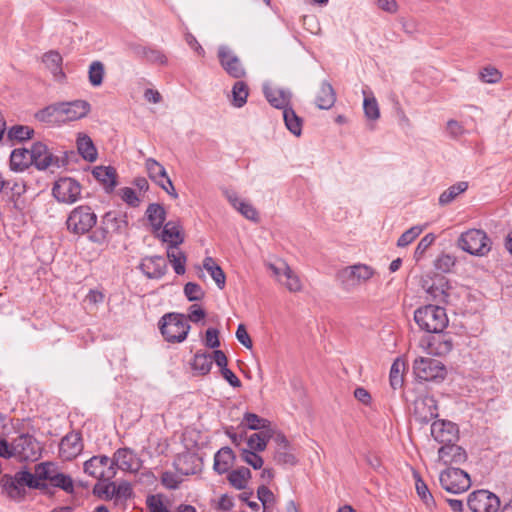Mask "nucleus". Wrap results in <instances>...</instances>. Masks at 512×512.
<instances>
[{"label":"nucleus","mask_w":512,"mask_h":512,"mask_svg":"<svg viewBox=\"0 0 512 512\" xmlns=\"http://www.w3.org/2000/svg\"><path fill=\"white\" fill-rule=\"evenodd\" d=\"M414 321L421 330L434 334L442 333L449 323L445 308L434 304L416 309Z\"/></svg>","instance_id":"f257e3e1"},{"label":"nucleus","mask_w":512,"mask_h":512,"mask_svg":"<svg viewBox=\"0 0 512 512\" xmlns=\"http://www.w3.org/2000/svg\"><path fill=\"white\" fill-rule=\"evenodd\" d=\"M159 329L167 342L181 343L190 331V324L184 314L167 313L159 321Z\"/></svg>","instance_id":"f03ea898"},{"label":"nucleus","mask_w":512,"mask_h":512,"mask_svg":"<svg viewBox=\"0 0 512 512\" xmlns=\"http://www.w3.org/2000/svg\"><path fill=\"white\" fill-rule=\"evenodd\" d=\"M97 219V215L90 206L79 205L69 213L66 227L74 235H84L96 225Z\"/></svg>","instance_id":"7ed1b4c3"},{"label":"nucleus","mask_w":512,"mask_h":512,"mask_svg":"<svg viewBox=\"0 0 512 512\" xmlns=\"http://www.w3.org/2000/svg\"><path fill=\"white\" fill-rule=\"evenodd\" d=\"M457 244L463 251L475 256H485L491 250V240L481 229H469L463 232Z\"/></svg>","instance_id":"20e7f679"},{"label":"nucleus","mask_w":512,"mask_h":512,"mask_svg":"<svg viewBox=\"0 0 512 512\" xmlns=\"http://www.w3.org/2000/svg\"><path fill=\"white\" fill-rule=\"evenodd\" d=\"M439 481L444 490L453 494L466 492L471 486L467 472L460 468L449 467L439 475Z\"/></svg>","instance_id":"39448f33"},{"label":"nucleus","mask_w":512,"mask_h":512,"mask_svg":"<svg viewBox=\"0 0 512 512\" xmlns=\"http://www.w3.org/2000/svg\"><path fill=\"white\" fill-rule=\"evenodd\" d=\"M413 371L415 376L424 381L443 380L447 370L445 365L433 358L419 357L414 360Z\"/></svg>","instance_id":"423d86ee"},{"label":"nucleus","mask_w":512,"mask_h":512,"mask_svg":"<svg viewBox=\"0 0 512 512\" xmlns=\"http://www.w3.org/2000/svg\"><path fill=\"white\" fill-rule=\"evenodd\" d=\"M84 472L100 481H111L116 475L111 458L105 455L93 456L84 463Z\"/></svg>","instance_id":"0eeeda50"},{"label":"nucleus","mask_w":512,"mask_h":512,"mask_svg":"<svg viewBox=\"0 0 512 512\" xmlns=\"http://www.w3.org/2000/svg\"><path fill=\"white\" fill-rule=\"evenodd\" d=\"M128 227V220L126 213L118 211H108L101 219V237L96 234L91 236V240L94 242L103 241L108 234L116 233L120 234L124 232Z\"/></svg>","instance_id":"6e6552de"},{"label":"nucleus","mask_w":512,"mask_h":512,"mask_svg":"<svg viewBox=\"0 0 512 512\" xmlns=\"http://www.w3.org/2000/svg\"><path fill=\"white\" fill-rule=\"evenodd\" d=\"M52 194L58 202L73 204L80 198L81 185L72 178H60L54 183Z\"/></svg>","instance_id":"1a4fd4ad"},{"label":"nucleus","mask_w":512,"mask_h":512,"mask_svg":"<svg viewBox=\"0 0 512 512\" xmlns=\"http://www.w3.org/2000/svg\"><path fill=\"white\" fill-rule=\"evenodd\" d=\"M467 505L472 512H497L500 500L494 493L478 490L468 496Z\"/></svg>","instance_id":"9d476101"},{"label":"nucleus","mask_w":512,"mask_h":512,"mask_svg":"<svg viewBox=\"0 0 512 512\" xmlns=\"http://www.w3.org/2000/svg\"><path fill=\"white\" fill-rule=\"evenodd\" d=\"M14 453L20 460L34 461L41 456V446L30 434H21L14 439Z\"/></svg>","instance_id":"9b49d317"},{"label":"nucleus","mask_w":512,"mask_h":512,"mask_svg":"<svg viewBox=\"0 0 512 512\" xmlns=\"http://www.w3.org/2000/svg\"><path fill=\"white\" fill-rule=\"evenodd\" d=\"M374 274L372 267L359 263L342 269L338 273V278L344 285L357 286L367 282Z\"/></svg>","instance_id":"f8f14e48"},{"label":"nucleus","mask_w":512,"mask_h":512,"mask_svg":"<svg viewBox=\"0 0 512 512\" xmlns=\"http://www.w3.org/2000/svg\"><path fill=\"white\" fill-rule=\"evenodd\" d=\"M217 55L221 67L229 76L235 79H241L246 76V70L241 60L228 46H219Z\"/></svg>","instance_id":"ddd939ff"},{"label":"nucleus","mask_w":512,"mask_h":512,"mask_svg":"<svg viewBox=\"0 0 512 512\" xmlns=\"http://www.w3.org/2000/svg\"><path fill=\"white\" fill-rule=\"evenodd\" d=\"M413 416L421 424H427L438 417L437 401L433 396L420 395L413 403Z\"/></svg>","instance_id":"4468645a"},{"label":"nucleus","mask_w":512,"mask_h":512,"mask_svg":"<svg viewBox=\"0 0 512 512\" xmlns=\"http://www.w3.org/2000/svg\"><path fill=\"white\" fill-rule=\"evenodd\" d=\"M431 436L442 446L455 443L459 438V430L455 423L448 420H436L431 424Z\"/></svg>","instance_id":"2eb2a0df"},{"label":"nucleus","mask_w":512,"mask_h":512,"mask_svg":"<svg viewBox=\"0 0 512 512\" xmlns=\"http://www.w3.org/2000/svg\"><path fill=\"white\" fill-rule=\"evenodd\" d=\"M33 166L38 170H46L51 166L59 167V159L55 157L46 144L35 142L30 148Z\"/></svg>","instance_id":"dca6fc26"},{"label":"nucleus","mask_w":512,"mask_h":512,"mask_svg":"<svg viewBox=\"0 0 512 512\" xmlns=\"http://www.w3.org/2000/svg\"><path fill=\"white\" fill-rule=\"evenodd\" d=\"M83 450L82 436L72 431L65 435L59 445V454L64 460L76 458Z\"/></svg>","instance_id":"f3484780"},{"label":"nucleus","mask_w":512,"mask_h":512,"mask_svg":"<svg viewBox=\"0 0 512 512\" xmlns=\"http://www.w3.org/2000/svg\"><path fill=\"white\" fill-rule=\"evenodd\" d=\"M452 287L448 280L443 276L435 277L432 284L427 287L426 292L436 305L448 304Z\"/></svg>","instance_id":"a211bd4d"},{"label":"nucleus","mask_w":512,"mask_h":512,"mask_svg":"<svg viewBox=\"0 0 512 512\" xmlns=\"http://www.w3.org/2000/svg\"><path fill=\"white\" fill-rule=\"evenodd\" d=\"M269 268L273 271L274 275L278 278V281L286 286L291 292H297L301 290V281L299 277L293 272V270L285 263L282 262L281 266L270 264Z\"/></svg>","instance_id":"6ab92c4d"},{"label":"nucleus","mask_w":512,"mask_h":512,"mask_svg":"<svg viewBox=\"0 0 512 512\" xmlns=\"http://www.w3.org/2000/svg\"><path fill=\"white\" fill-rule=\"evenodd\" d=\"M60 107L62 109L63 123L81 119L85 117L91 109L90 104L85 100L60 102Z\"/></svg>","instance_id":"aec40b11"},{"label":"nucleus","mask_w":512,"mask_h":512,"mask_svg":"<svg viewBox=\"0 0 512 512\" xmlns=\"http://www.w3.org/2000/svg\"><path fill=\"white\" fill-rule=\"evenodd\" d=\"M111 459L115 469H121L128 472H136L140 468V463L136 454L128 448L118 449Z\"/></svg>","instance_id":"412c9836"},{"label":"nucleus","mask_w":512,"mask_h":512,"mask_svg":"<svg viewBox=\"0 0 512 512\" xmlns=\"http://www.w3.org/2000/svg\"><path fill=\"white\" fill-rule=\"evenodd\" d=\"M140 270L150 279H160L166 273L167 264L162 256H148L142 259Z\"/></svg>","instance_id":"4be33fe9"},{"label":"nucleus","mask_w":512,"mask_h":512,"mask_svg":"<svg viewBox=\"0 0 512 512\" xmlns=\"http://www.w3.org/2000/svg\"><path fill=\"white\" fill-rule=\"evenodd\" d=\"M467 460V453L461 447L455 443L441 446L438 449V461L443 465L463 464Z\"/></svg>","instance_id":"5701e85b"},{"label":"nucleus","mask_w":512,"mask_h":512,"mask_svg":"<svg viewBox=\"0 0 512 512\" xmlns=\"http://www.w3.org/2000/svg\"><path fill=\"white\" fill-rule=\"evenodd\" d=\"M264 95L267 101L277 109H289L292 93L282 88L264 87Z\"/></svg>","instance_id":"b1692460"},{"label":"nucleus","mask_w":512,"mask_h":512,"mask_svg":"<svg viewBox=\"0 0 512 512\" xmlns=\"http://www.w3.org/2000/svg\"><path fill=\"white\" fill-rule=\"evenodd\" d=\"M162 227L159 237L164 243L168 244V247H178L184 242L182 227L178 222L168 221Z\"/></svg>","instance_id":"393cba45"},{"label":"nucleus","mask_w":512,"mask_h":512,"mask_svg":"<svg viewBox=\"0 0 512 512\" xmlns=\"http://www.w3.org/2000/svg\"><path fill=\"white\" fill-rule=\"evenodd\" d=\"M92 174L107 193H111L117 185V173L111 166H97L93 169Z\"/></svg>","instance_id":"a878e982"},{"label":"nucleus","mask_w":512,"mask_h":512,"mask_svg":"<svg viewBox=\"0 0 512 512\" xmlns=\"http://www.w3.org/2000/svg\"><path fill=\"white\" fill-rule=\"evenodd\" d=\"M35 117L38 121L50 124V125H60L63 123L62 117V109L59 103L51 104L41 110H39Z\"/></svg>","instance_id":"bb28decb"},{"label":"nucleus","mask_w":512,"mask_h":512,"mask_svg":"<svg viewBox=\"0 0 512 512\" xmlns=\"http://www.w3.org/2000/svg\"><path fill=\"white\" fill-rule=\"evenodd\" d=\"M336 101V93L328 81H323L317 93L315 103L319 109L328 110Z\"/></svg>","instance_id":"cd10ccee"},{"label":"nucleus","mask_w":512,"mask_h":512,"mask_svg":"<svg viewBox=\"0 0 512 512\" xmlns=\"http://www.w3.org/2000/svg\"><path fill=\"white\" fill-rule=\"evenodd\" d=\"M32 164L30 149H14L10 155V168L12 171L23 172Z\"/></svg>","instance_id":"c85d7f7f"},{"label":"nucleus","mask_w":512,"mask_h":512,"mask_svg":"<svg viewBox=\"0 0 512 512\" xmlns=\"http://www.w3.org/2000/svg\"><path fill=\"white\" fill-rule=\"evenodd\" d=\"M429 353L445 356L453 349L452 338L446 334H437L428 343Z\"/></svg>","instance_id":"c756f323"},{"label":"nucleus","mask_w":512,"mask_h":512,"mask_svg":"<svg viewBox=\"0 0 512 512\" xmlns=\"http://www.w3.org/2000/svg\"><path fill=\"white\" fill-rule=\"evenodd\" d=\"M145 168L149 178L155 182L159 187L165 188L164 181L169 177L166 169L154 158H147L145 160Z\"/></svg>","instance_id":"7c9ffc66"},{"label":"nucleus","mask_w":512,"mask_h":512,"mask_svg":"<svg viewBox=\"0 0 512 512\" xmlns=\"http://www.w3.org/2000/svg\"><path fill=\"white\" fill-rule=\"evenodd\" d=\"M235 459V454L230 447L221 448L214 456V470L219 474L229 471Z\"/></svg>","instance_id":"2f4dec72"},{"label":"nucleus","mask_w":512,"mask_h":512,"mask_svg":"<svg viewBox=\"0 0 512 512\" xmlns=\"http://www.w3.org/2000/svg\"><path fill=\"white\" fill-rule=\"evenodd\" d=\"M1 485L3 491L10 499L14 501H21L25 498L26 489L16 482L15 476L5 475L1 480Z\"/></svg>","instance_id":"473e14b6"},{"label":"nucleus","mask_w":512,"mask_h":512,"mask_svg":"<svg viewBox=\"0 0 512 512\" xmlns=\"http://www.w3.org/2000/svg\"><path fill=\"white\" fill-rule=\"evenodd\" d=\"M42 61L56 80H61L65 77L62 70V56L57 51H49L45 53Z\"/></svg>","instance_id":"72a5a7b5"},{"label":"nucleus","mask_w":512,"mask_h":512,"mask_svg":"<svg viewBox=\"0 0 512 512\" xmlns=\"http://www.w3.org/2000/svg\"><path fill=\"white\" fill-rule=\"evenodd\" d=\"M77 149L84 160L94 162L97 159V149L92 139L86 134H79L77 137Z\"/></svg>","instance_id":"f704fd0d"},{"label":"nucleus","mask_w":512,"mask_h":512,"mask_svg":"<svg viewBox=\"0 0 512 512\" xmlns=\"http://www.w3.org/2000/svg\"><path fill=\"white\" fill-rule=\"evenodd\" d=\"M212 365V355L207 352L198 351L191 361V368L196 375H207L210 372Z\"/></svg>","instance_id":"c9c22d12"},{"label":"nucleus","mask_w":512,"mask_h":512,"mask_svg":"<svg viewBox=\"0 0 512 512\" xmlns=\"http://www.w3.org/2000/svg\"><path fill=\"white\" fill-rule=\"evenodd\" d=\"M16 482L22 485L23 488L28 487L30 489H38L45 490L47 488V484L45 482H40L39 476L34 473H31L28 470H21L15 473Z\"/></svg>","instance_id":"e433bc0d"},{"label":"nucleus","mask_w":512,"mask_h":512,"mask_svg":"<svg viewBox=\"0 0 512 512\" xmlns=\"http://www.w3.org/2000/svg\"><path fill=\"white\" fill-rule=\"evenodd\" d=\"M251 471L247 467H239L228 473L227 480L237 490H244L251 479Z\"/></svg>","instance_id":"4c0bfd02"},{"label":"nucleus","mask_w":512,"mask_h":512,"mask_svg":"<svg viewBox=\"0 0 512 512\" xmlns=\"http://www.w3.org/2000/svg\"><path fill=\"white\" fill-rule=\"evenodd\" d=\"M146 216L154 232L160 231L166 219L164 207L158 203H152L147 207Z\"/></svg>","instance_id":"58836bf2"},{"label":"nucleus","mask_w":512,"mask_h":512,"mask_svg":"<svg viewBox=\"0 0 512 512\" xmlns=\"http://www.w3.org/2000/svg\"><path fill=\"white\" fill-rule=\"evenodd\" d=\"M413 476L415 479V489L417 495L427 508L433 509L436 506V502L427 484L423 481L419 473L414 471Z\"/></svg>","instance_id":"ea45409f"},{"label":"nucleus","mask_w":512,"mask_h":512,"mask_svg":"<svg viewBox=\"0 0 512 512\" xmlns=\"http://www.w3.org/2000/svg\"><path fill=\"white\" fill-rule=\"evenodd\" d=\"M468 182L460 181L444 190L439 196V204L446 206L468 189Z\"/></svg>","instance_id":"a19ab883"},{"label":"nucleus","mask_w":512,"mask_h":512,"mask_svg":"<svg viewBox=\"0 0 512 512\" xmlns=\"http://www.w3.org/2000/svg\"><path fill=\"white\" fill-rule=\"evenodd\" d=\"M203 267L210 274L218 288L223 289L225 286L226 276L222 268L215 263L214 259L210 256L205 257L203 260Z\"/></svg>","instance_id":"79ce46f5"},{"label":"nucleus","mask_w":512,"mask_h":512,"mask_svg":"<svg viewBox=\"0 0 512 512\" xmlns=\"http://www.w3.org/2000/svg\"><path fill=\"white\" fill-rule=\"evenodd\" d=\"M167 258L176 274L183 275L186 271V255L178 247H167Z\"/></svg>","instance_id":"37998d69"},{"label":"nucleus","mask_w":512,"mask_h":512,"mask_svg":"<svg viewBox=\"0 0 512 512\" xmlns=\"http://www.w3.org/2000/svg\"><path fill=\"white\" fill-rule=\"evenodd\" d=\"M286 128L295 136H300L302 133L303 121L294 111L292 107L284 109L282 112Z\"/></svg>","instance_id":"c03bdc74"},{"label":"nucleus","mask_w":512,"mask_h":512,"mask_svg":"<svg viewBox=\"0 0 512 512\" xmlns=\"http://www.w3.org/2000/svg\"><path fill=\"white\" fill-rule=\"evenodd\" d=\"M249 95L248 85L244 81H236L232 87V105L236 108L243 107Z\"/></svg>","instance_id":"a18cd8bd"},{"label":"nucleus","mask_w":512,"mask_h":512,"mask_svg":"<svg viewBox=\"0 0 512 512\" xmlns=\"http://www.w3.org/2000/svg\"><path fill=\"white\" fill-rule=\"evenodd\" d=\"M241 426L247 427L250 430H264L270 426V421L255 413L246 412Z\"/></svg>","instance_id":"49530a36"},{"label":"nucleus","mask_w":512,"mask_h":512,"mask_svg":"<svg viewBox=\"0 0 512 512\" xmlns=\"http://www.w3.org/2000/svg\"><path fill=\"white\" fill-rule=\"evenodd\" d=\"M35 472L39 476L40 482H51L54 476L61 471L59 467L52 462H42L35 465Z\"/></svg>","instance_id":"de8ad7c7"},{"label":"nucleus","mask_w":512,"mask_h":512,"mask_svg":"<svg viewBox=\"0 0 512 512\" xmlns=\"http://www.w3.org/2000/svg\"><path fill=\"white\" fill-rule=\"evenodd\" d=\"M271 438V434L268 431H261L258 433H253L248 439L247 444L251 451L261 452L264 451L269 439Z\"/></svg>","instance_id":"09e8293b"},{"label":"nucleus","mask_w":512,"mask_h":512,"mask_svg":"<svg viewBox=\"0 0 512 512\" xmlns=\"http://www.w3.org/2000/svg\"><path fill=\"white\" fill-rule=\"evenodd\" d=\"M404 369H405V362L400 359H396L391 365L389 381H390L391 387L394 390L400 388L403 385Z\"/></svg>","instance_id":"8fccbe9b"},{"label":"nucleus","mask_w":512,"mask_h":512,"mask_svg":"<svg viewBox=\"0 0 512 512\" xmlns=\"http://www.w3.org/2000/svg\"><path fill=\"white\" fill-rule=\"evenodd\" d=\"M49 483L52 487L59 488L67 494H73L75 491L73 479L63 472H59L55 475Z\"/></svg>","instance_id":"3c124183"},{"label":"nucleus","mask_w":512,"mask_h":512,"mask_svg":"<svg viewBox=\"0 0 512 512\" xmlns=\"http://www.w3.org/2000/svg\"><path fill=\"white\" fill-rule=\"evenodd\" d=\"M105 73L104 64L100 61H93L89 66L88 78L92 86H100Z\"/></svg>","instance_id":"603ef678"},{"label":"nucleus","mask_w":512,"mask_h":512,"mask_svg":"<svg viewBox=\"0 0 512 512\" xmlns=\"http://www.w3.org/2000/svg\"><path fill=\"white\" fill-rule=\"evenodd\" d=\"M33 134L34 130L25 125H14L8 130V138L20 142L31 139Z\"/></svg>","instance_id":"864d4df0"},{"label":"nucleus","mask_w":512,"mask_h":512,"mask_svg":"<svg viewBox=\"0 0 512 512\" xmlns=\"http://www.w3.org/2000/svg\"><path fill=\"white\" fill-rule=\"evenodd\" d=\"M479 77L484 83L495 84L501 80L502 73L493 66H486L479 72Z\"/></svg>","instance_id":"5fc2aeb1"},{"label":"nucleus","mask_w":512,"mask_h":512,"mask_svg":"<svg viewBox=\"0 0 512 512\" xmlns=\"http://www.w3.org/2000/svg\"><path fill=\"white\" fill-rule=\"evenodd\" d=\"M363 109L365 116L370 120H377L380 117L379 106L373 96L364 98Z\"/></svg>","instance_id":"6e6d98bb"},{"label":"nucleus","mask_w":512,"mask_h":512,"mask_svg":"<svg viewBox=\"0 0 512 512\" xmlns=\"http://www.w3.org/2000/svg\"><path fill=\"white\" fill-rule=\"evenodd\" d=\"M423 231L421 226H413L406 230L397 240L398 247H406L412 243Z\"/></svg>","instance_id":"4d7b16f0"},{"label":"nucleus","mask_w":512,"mask_h":512,"mask_svg":"<svg viewBox=\"0 0 512 512\" xmlns=\"http://www.w3.org/2000/svg\"><path fill=\"white\" fill-rule=\"evenodd\" d=\"M184 294L189 301H199L203 299L205 295L202 287L194 282H188L185 284Z\"/></svg>","instance_id":"13d9d810"},{"label":"nucleus","mask_w":512,"mask_h":512,"mask_svg":"<svg viewBox=\"0 0 512 512\" xmlns=\"http://www.w3.org/2000/svg\"><path fill=\"white\" fill-rule=\"evenodd\" d=\"M150 64L167 65L168 59L162 50L149 47L145 59Z\"/></svg>","instance_id":"bf43d9fd"},{"label":"nucleus","mask_w":512,"mask_h":512,"mask_svg":"<svg viewBox=\"0 0 512 512\" xmlns=\"http://www.w3.org/2000/svg\"><path fill=\"white\" fill-rule=\"evenodd\" d=\"M115 502L118 503L119 501L124 502L127 499L131 498L133 495V490L128 482H121L120 484H115Z\"/></svg>","instance_id":"052dcab7"},{"label":"nucleus","mask_w":512,"mask_h":512,"mask_svg":"<svg viewBox=\"0 0 512 512\" xmlns=\"http://www.w3.org/2000/svg\"><path fill=\"white\" fill-rule=\"evenodd\" d=\"M241 458L244 462L252 466L254 469H260L263 466V459L255 451L248 449L241 450Z\"/></svg>","instance_id":"680f3d73"},{"label":"nucleus","mask_w":512,"mask_h":512,"mask_svg":"<svg viewBox=\"0 0 512 512\" xmlns=\"http://www.w3.org/2000/svg\"><path fill=\"white\" fill-rule=\"evenodd\" d=\"M455 265V258L448 254L440 255L434 263L435 268L443 273L450 272Z\"/></svg>","instance_id":"e2e57ef3"},{"label":"nucleus","mask_w":512,"mask_h":512,"mask_svg":"<svg viewBox=\"0 0 512 512\" xmlns=\"http://www.w3.org/2000/svg\"><path fill=\"white\" fill-rule=\"evenodd\" d=\"M274 459L279 464L294 465L296 463L295 456L290 452V446L276 449Z\"/></svg>","instance_id":"0e129e2a"},{"label":"nucleus","mask_w":512,"mask_h":512,"mask_svg":"<svg viewBox=\"0 0 512 512\" xmlns=\"http://www.w3.org/2000/svg\"><path fill=\"white\" fill-rule=\"evenodd\" d=\"M181 482L182 478L173 472L166 471L162 473L161 483L168 489H177Z\"/></svg>","instance_id":"69168bd1"},{"label":"nucleus","mask_w":512,"mask_h":512,"mask_svg":"<svg viewBox=\"0 0 512 512\" xmlns=\"http://www.w3.org/2000/svg\"><path fill=\"white\" fill-rule=\"evenodd\" d=\"M446 133L453 139H458L465 133L463 125L457 120L451 119L446 123Z\"/></svg>","instance_id":"338daca9"},{"label":"nucleus","mask_w":512,"mask_h":512,"mask_svg":"<svg viewBox=\"0 0 512 512\" xmlns=\"http://www.w3.org/2000/svg\"><path fill=\"white\" fill-rule=\"evenodd\" d=\"M436 236L433 233L426 234L417 244L415 257L420 258L425 251L434 243Z\"/></svg>","instance_id":"774afa93"}]
</instances>
